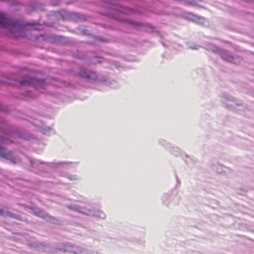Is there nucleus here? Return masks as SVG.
<instances>
[{"label":"nucleus","mask_w":254,"mask_h":254,"mask_svg":"<svg viewBox=\"0 0 254 254\" xmlns=\"http://www.w3.org/2000/svg\"><path fill=\"white\" fill-rule=\"evenodd\" d=\"M222 58L227 61H231L232 60V58L230 56L225 57L224 55L222 56Z\"/></svg>","instance_id":"nucleus-5"},{"label":"nucleus","mask_w":254,"mask_h":254,"mask_svg":"<svg viewBox=\"0 0 254 254\" xmlns=\"http://www.w3.org/2000/svg\"><path fill=\"white\" fill-rule=\"evenodd\" d=\"M0 26L2 27H8L14 30L18 31L23 28L18 21H13L9 19L1 13H0Z\"/></svg>","instance_id":"nucleus-1"},{"label":"nucleus","mask_w":254,"mask_h":254,"mask_svg":"<svg viewBox=\"0 0 254 254\" xmlns=\"http://www.w3.org/2000/svg\"><path fill=\"white\" fill-rule=\"evenodd\" d=\"M20 84L22 85H29L31 84V82L29 81L24 80L21 81L20 82Z\"/></svg>","instance_id":"nucleus-4"},{"label":"nucleus","mask_w":254,"mask_h":254,"mask_svg":"<svg viewBox=\"0 0 254 254\" xmlns=\"http://www.w3.org/2000/svg\"><path fill=\"white\" fill-rule=\"evenodd\" d=\"M0 156L4 158L9 159L11 158V154L10 152H7L3 148L0 147Z\"/></svg>","instance_id":"nucleus-2"},{"label":"nucleus","mask_w":254,"mask_h":254,"mask_svg":"<svg viewBox=\"0 0 254 254\" xmlns=\"http://www.w3.org/2000/svg\"><path fill=\"white\" fill-rule=\"evenodd\" d=\"M10 32H12V33H13V31L12 30H10Z\"/></svg>","instance_id":"nucleus-6"},{"label":"nucleus","mask_w":254,"mask_h":254,"mask_svg":"<svg viewBox=\"0 0 254 254\" xmlns=\"http://www.w3.org/2000/svg\"><path fill=\"white\" fill-rule=\"evenodd\" d=\"M0 215L3 216H8L10 217H13V218H17V217L10 213V212L6 211L5 212L3 209H0Z\"/></svg>","instance_id":"nucleus-3"}]
</instances>
